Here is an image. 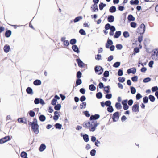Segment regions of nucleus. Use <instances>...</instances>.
<instances>
[{"label":"nucleus","instance_id":"4","mask_svg":"<svg viewBox=\"0 0 158 158\" xmlns=\"http://www.w3.org/2000/svg\"><path fill=\"white\" fill-rule=\"evenodd\" d=\"M95 72L98 74H101L103 71V69L100 66H96L95 68Z\"/></svg>","mask_w":158,"mask_h":158},{"label":"nucleus","instance_id":"26","mask_svg":"<svg viewBox=\"0 0 158 158\" xmlns=\"http://www.w3.org/2000/svg\"><path fill=\"white\" fill-rule=\"evenodd\" d=\"M114 20V17L113 16H109L108 18V20L109 22H113Z\"/></svg>","mask_w":158,"mask_h":158},{"label":"nucleus","instance_id":"47","mask_svg":"<svg viewBox=\"0 0 158 158\" xmlns=\"http://www.w3.org/2000/svg\"><path fill=\"white\" fill-rule=\"evenodd\" d=\"M131 27L135 28L136 27L137 24L134 22H132L131 23Z\"/></svg>","mask_w":158,"mask_h":158},{"label":"nucleus","instance_id":"49","mask_svg":"<svg viewBox=\"0 0 158 158\" xmlns=\"http://www.w3.org/2000/svg\"><path fill=\"white\" fill-rule=\"evenodd\" d=\"M96 151L94 149L92 150L90 152V154L92 156H94L96 154Z\"/></svg>","mask_w":158,"mask_h":158},{"label":"nucleus","instance_id":"32","mask_svg":"<svg viewBox=\"0 0 158 158\" xmlns=\"http://www.w3.org/2000/svg\"><path fill=\"white\" fill-rule=\"evenodd\" d=\"M26 91L27 93L29 94H32V90L30 87H28L26 89Z\"/></svg>","mask_w":158,"mask_h":158},{"label":"nucleus","instance_id":"64","mask_svg":"<svg viewBox=\"0 0 158 158\" xmlns=\"http://www.w3.org/2000/svg\"><path fill=\"white\" fill-rule=\"evenodd\" d=\"M158 90V88L157 86H155L152 87V91L154 92Z\"/></svg>","mask_w":158,"mask_h":158},{"label":"nucleus","instance_id":"36","mask_svg":"<svg viewBox=\"0 0 158 158\" xmlns=\"http://www.w3.org/2000/svg\"><path fill=\"white\" fill-rule=\"evenodd\" d=\"M86 103L85 102H82L81 104L80 105V108L82 109L83 108H85L86 107Z\"/></svg>","mask_w":158,"mask_h":158},{"label":"nucleus","instance_id":"44","mask_svg":"<svg viewBox=\"0 0 158 158\" xmlns=\"http://www.w3.org/2000/svg\"><path fill=\"white\" fill-rule=\"evenodd\" d=\"M131 91L132 94H135L136 92V90L134 87H131Z\"/></svg>","mask_w":158,"mask_h":158},{"label":"nucleus","instance_id":"7","mask_svg":"<svg viewBox=\"0 0 158 158\" xmlns=\"http://www.w3.org/2000/svg\"><path fill=\"white\" fill-rule=\"evenodd\" d=\"M132 110L134 112L139 111V106L138 104H135L132 107Z\"/></svg>","mask_w":158,"mask_h":158},{"label":"nucleus","instance_id":"33","mask_svg":"<svg viewBox=\"0 0 158 158\" xmlns=\"http://www.w3.org/2000/svg\"><path fill=\"white\" fill-rule=\"evenodd\" d=\"M89 89L91 91L95 90L96 89V87L93 85H91L89 86Z\"/></svg>","mask_w":158,"mask_h":158},{"label":"nucleus","instance_id":"53","mask_svg":"<svg viewBox=\"0 0 158 158\" xmlns=\"http://www.w3.org/2000/svg\"><path fill=\"white\" fill-rule=\"evenodd\" d=\"M57 102V100L55 99H54L52 101L51 104L52 105H54L56 104Z\"/></svg>","mask_w":158,"mask_h":158},{"label":"nucleus","instance_id":"27","mask_svg":"<svg viewBox=\"0 0 158 158\" xmlns=\"http://www.w3.org/2000/svg\"><path fill=\"white\" fill-rule=\"evenodd\" d=\"M39 118L40 121H44L45 120L46 117L44 115H42L39 117Z\"/></svg>","mask_w":158,"mask_h":158},{"label":"nucleus","instance_id":"14","mask_svg":"<svg viewBox=\"0 0 158 158\" xmlns=\"http://www.w3.org/2000/svg\"><path fill=\"white\" fill-rule=\"evenodd\" d=\"M32 129L34 132L36 134H38L39 132V126L32 127Z\"/></svg>","mask_w":158,"mask_h":158},{"label":"nucleus","instance_id":"6","mask_svg":"<svg viewBox=\"0 0 158 158\" xmlns=\"http://www.w3.org/2000/svg\"><path fill=\"white\" fill-rule=\"evenodd\" d=\"M119 118V114L118 112H116L113 114V119L114 122L117 121Z\"/></svg>","mask_w":158,"mask_h":158},{"label":"nucleus","instance_id":"29","mask_svg":"<svg viewBox=\"0 0 158 158\" xmlns=\"http://www.w3.org/2000/svg\"><path fill=\"white\" fill-rule=\"evenodd\" d=\"M106 6L105 4H103V3H101L99 5V9L100 10H102L103 8Z\"/></svg>","mask_w":158,"mask_h":158},{"label":"nucleus","instance_id":"38","mask_svg":"<svg viewBox=\"0 0 158 158\" xmlns=\"http://www.w3.org/2000/svg\"><path fill=\"white\" fill-rule=\"evenodd\" d=\"M149 98L150 100L152 102H154L155 100V98L152 95H150L149 96Z\"/></svg>","mask_w":158,"mask_h":158},{"label":"nucleus","instance_id":"31","mask_svg":"<svg viewBox=\"0 0 158 158\" xmlns=\"http://www.w3.org/2000/svg\"><path fill=\"white\" fill-rule=\"evenodd\" d=\"M61 107V106L60 104H57L54 107V109L56 110H59Z\"/></svg>","mask_w":158,"mask_h":158},{"label":"nucleus","instance_id":"11","mask_svg":"<svg viewBox=\"0 0 158 158\" xmlns=\"http://www.w3.org/2000/svg\"><path fill=\"white\" fill-rule=\"evenodd\" d=\"M54 116L53 117V119L54 120H57L59 118L60 116L59 113L57 111H55L54 112Z\"/></svg>","mask_w":158,"mask_h":158},{"label":"nucleus","instance_id":"25","mask_svg":"<svg viewBox=\"0 0 158 158\" xmlns=\"http://www.w3.org/2000/svg\"><path fill=\"white\" fill-rule=\"evenodd\" d=\"M121 34V32L120 31H116L114 36V38H118L119 37Z\"/></svg>","mask_w":158,"mask_h":158},{"label":"nucleus","instance_id":"28","mask_svg":"<svg viewBox=\"0 0 158 158\" xmlns=\"http://www.w3.org/2000/svg\"><path fill=\"white\" fill-rule=\"evenodd\" d=\"M128 19L130 21H134L135 20V18L132 15H130L128 16Z\"/></svg>","mask_w":158,"mask_h":158},{"label":"nucleus","instance_id":"13","mask_svg":"<svg viewBox=\"0 0 158 158\" xmlns=\"http://www.w3.org/2000/svg\"><path fill=\"white\" fill-rule=\"evenodd\" d=\"M18 122L20 123H26V120L25 118H23L18 119Z\"/></svg>","mask_w":158,"mask_h":158},{"label":"nucleus","instance_id":"57","mask_svg":"<svg viewBox=\"0 0 158 158\" xmlns=\"http://www.w3.org/2000/svg\"><path fill=\"white\" fill-rule=\"evenodd\" d=\"M131 79L133 81L136 82L137 81L138 77L137 76H135L132 77Z\"/></svg>","mask_w":158,"mask_h":158},{"label":"nucleus","instance_id":"48","mask_svg":"<svg viewBox=\"0 0 158 158\" xmlns=\"http://www.w3.org/2000/svg\"><path fill=\"white\" fill-rule=\"evenodd\" d=\"M120 62H116V63H115L114 64L113 66L117 68L120 66Z\"/></svg>","mask_w":158,"mask_h":158},{"label":"nucleus","instance_id":"60","mask_svg":"<svg viewBox=\"0 0 158 158\" xmlns=\"http://www.w3.org/2000/svg\"><path fill=\"white\" fill-rule=\"evenodd\" d=\"M111 26L109 24H107L105 25V28L106 30H108L110 29Z\"/></svg>","mask_w":158,"mask_h":158},{"label":"nucleus","instance_id":"50","mask_svg":"<svg viewBox=\"0 0 158 158\" xmlns=\"http://www.w3.org/2000/svg\"><path fill=\"white\" fill-rule=\"evenodd\" d=\"M96 96L98 98H102V94L101 93L99 92L96 94Z\"/></svg>","mask_w":158,"mask_h":158},{"label":"nucleus","instance_id":"17","mask_svg":"<svg viewBox=\"0 0 158 158\" xmlns=\"http://www.w3.org/2000/svg\"><path fill=\"white\" fill-rule=\"evenodd\" d=\"M100 117V116L99 115L96 114L95 115H92L91 116L90 118V120H96L98 119Z\"/></svg>","mask_w":158,"mask_h":158},{"label":"nucleus","instance_id":"58","mask_svg":"<svg viewBox=\"0 0 158 158\" xmlns=\"http://www.w3.org/2000/svg\"><path fill=\"white\" fill-rule=\"evenodd\" d=\"M109 75V72L107 71H105L104 73V76L106 77H107Z\"/></svg>","mask_w":158,"mask_h":158},{"label":"nucleus","instance_id":"1","mask_svg":"<svg viewBox=\"0 0 158 158\" xmlns=\"http://www.w3.org/2000/svg\"><path fill=\"white\" fill-rule=\"evenodd\" d=\"M99 124L96 121H94L84 123L83 126L85 127L89 128L90 131L93 132L95 131L96 127Z\"/></svg>","mask_w":158,"mask_h":158},{"label":"nucleus","instance_id":"61","mask_svg":"<svg viewBox=\"0 0 158 158\" xmlns=\"http://www.w3.org/2000/svg\"><path fill=\"white\" fill-rule=\"evenodd\" d=\"M120 82H123L125 81V78L124 77H120L118 78Z\"/></svg>","mask_w":158,"mask_h":158},{"label":"nucleus","instance_id":"46","mask_svg":"<svg viewBox=\"0 0 158 158\" xmlns=\"http://www.w3.org/2000/svg\"><path fill=\"white\" fill-rule=\"evenodd\" d=\"M29 114L31 117H33L35 116V113L32 110H31L29 112Z\"/></svg>","mask_w":158,"mask_h":158},{"label":"nucleus","instance_id":"12","mask_svg":"<svg viewBox=\"0 0 158 158\" xmlns=\"http://www.w3.org/2000/svg\"><path fill=\"white\" fill-rule=\"evenodd\" d=\"M3 49L5 52H8L10 50V46L8 45H5Z\"/></svg>","mask_w":158,"mask_h":158},{"label":"nucleus","instance_id":"62","mask_svg":"<svg viewBox=\"0 0 158 158\" xmlns=\"http://www.w3.org/2000/svg\"><path fill=\"white\" fill-rule=\"evenodd\" d=\"M81 73L80 71H78L77 73V77L78 78H80L81 77Z\"/></svg>","mask_w":158,"mask_h":158},{"label":"nucleus","instance_id":"35","mask_svg":"<svg viewBox=\"0 0 158 158\" xmlns=\"http://www.w3.org/2000/svg\"><path fill=\"white\" fill-rule=\"evenodd\" d=\"M83 138L84 139L85 142H88L89 141L88 136L86 134H85L83 135Z\"/></svg>","mask_w":158,"mask_h":158},{"label":"nucleus","instance_id":"55","mask_svg":"<svg viewBox=\"0 0 158 158\" xmlns=\"http://www.w3.org/2000/svg\"><path fill=\"white\" fill-rule=\"evenodd\" d=\"M76 43V40L75 39H72L70 41V43L71 44H73Z\"/></svg>","mask_w":158,"mask_h":158},{"label":"nucleus","instance_id":"10","mask_svg":"<svg viewBox=\"0 0 158 158\" xmlns=\"http://www.w3.org/2000/svg\"><path fill=\"white\" fill-rule=\"evenodd\" d=\"M61 41L63 42V44L65 46H68L69 45V42L67 40H66V38L63 37L61 39Z\"/></svg>","mask_w":158,"mask_h":158},{"label":"nucleus","instance_id":"9","mask_svg":"<svg viewBox=\"0 0 158 158\" xmlns=\"http://www.w3.org/2000/svg\"><path fill=\"white\" fill-rule=\"evenodd\" d=\"M136 70L135 68H132L128 69L127 70V73L128 74H130L131 73L135 74L136 73Z\"/></svg>","mask_w":158,"mask_h":158},{"label":"nucleus","instance_id":"2","mask_svg":"<svg viewBox=\"0 0 158 158\" xmlns=\"http://www.w3.org/2000/svg\"><path fill=\"white\" fill-rule=\"evenodd\" d=\"M152 57L154 60H158V48L153 50L152 53Z\"/></svg>","mask_w":158,"mask_h":158},{"label":"nucleus","instance_id":"51","mask_svg":"<svg viewBox=\"0 0 158 158\" xmlns=\"http://www.w3.org/2000/svg\"><path fill=\"white\" fill-rule=\"evenodd\" d=\"M105 104L106 105L109 107L111 106V102L110 101H107L105 102Z\"/></svg>","mask_w":158,"mask_h":158},{"label":"nucleus","instance_id":"52","mask_svg":"<svg viewBox=\"0 0 158 158\" xmlns=\"http://www.w3.org/2000/svg\"><path fill=\"white\" fill-rule=\"evenodd\" d=\"M151 81V79L149 77H147L145 78L143 80V82L144 83H147L150 81Z\"/></svg>","mask_w":158,"mask_h":158},{"label":"nucleus","instance_id":"56","mask_svg":"<svg viewBox=\"0 0 158 158\" xmlns=\"http://www.w3.org/2000/svg\"><path fill=\"white\" fill-rule=\"evenodd\" d=\"M148 100V98L147 97H145L143 98V100L144 103H147Z\"/></svg>","mask_w":158,"mask_h":158},{"label":"nucleus","instance_id":"43","mask_svg":"<svg viewBox=\"0 0 158 158\" xmlns=\"http://www.w3.org/2000/svg\"><path fill=\"white\" fill-rule=\"evenodd\" d=\"M82 83V81L81 79H78L76 81V85L77 86L80 85Z\"/></svg>","mask_w":158,"mask_h":158},{"label":"nucleus","instance_id":"42","mask_svg":"<svg viewBox=\"0 0 158 158\" xmlns=\"http://www.w3.org/2000/svg\"><path fill=\"white\" fill-rule=\"evenodd\" d=\"M123 35L125 38H127L129 36V34L128 32L125 31L123 33Z\"/></svg>","mask_w":158,"mask_h":158},{"label":"nucleus","instance_id":"20","mask_svg":"<svg viewBox=\"0 0 158 158\" xmlns=\"http://www.w3.org/2000/svg\"><path fill=\"white\" fill-rule=\"evenodd\" d=\"M91 8L94 11H98V6L96 4H94L93 6L91 7Z\"/></svg>","mask_w":158,"mask_h":158},{"label":"nucleus","instance_id":"41","mask_svg":"<svg viewBox=\"0 0 158 158\" xmlns=\"http://www.w3.org/2000/svg\"><path fill=\"white\" fill-rule=\"evenodd\" d=\"M104 91L106 93H108L110 92V87L108 86L104 87Z\"/></svg>","mask_w":158,"mask_h":158},{"label":"nucleus","instance_id":"3","mask_svg":"<svg viewBox=\"0 0 158 158\" xmlns=\"http://www.w3.org/2000/svg\"><path fill=\"white\" fill-rule=\"evenodd\" d=\"M145 30V26L144 24H141L138 28V31L140 34H143Z\"/></svg>","mask_w":158,"mask_h":158},{"label":"nucleus","instance_id":"16","mask_svg":"<svg viewBox=\"0 0 158 158\" xmlns=\"http://www.w3.org/2000/svg\"><path fill=\"white\" fill-rule=\"evenodd\" d=\"M77 61L78 63V66L81 67H83L84 65V63L79 59H77Z\"/></svg>","mask_w":158,"mask_h":158},{"label":"nucleus","instance_id":"39","mask_svg":"<svg viewBox=\"0 0 158 158\" xmlns=\"http://www.w3.org/2000/svg\"><path fill=\"white\" fill-rule=\"evenodd\" d=\"M107 110L110 112H112L114 111V109L111 106L108 107L107 108Z\"/></svg>","mask_w":158,"mask_h":158},{"label":"nucleus","instance_id":"23","mask_svg":"<svg viewBox=\"0 0 158 158\" xmlns=\"http://www.w3.org/2000/svg\"><path fill=\"white\" fill-rule=\"evenodd\" d=\"M41 81L38 80H36L34 81V84L36 85H39L41 84Z\"/></svg>","mask_w":158,"mask_h":158},{"label":"nucleus","instance_id":"19","mask_svg":"<svg viewBox=\"0 0 158 158\" xmlns=\"http://www.w3.org/2000/svg\"><path fill=\"white\" fill-rule=\"evenodd\" d=\"M46 148V146L44 144H42L39 147V150L40 151L42 152Z\"/></svg>","mask_w":158,"mask_h":158},{"label":"nucleus","instance_id":"18","mask_svg":"<svg viewBox=\"0 0 158 158\" xmlns=\"http://www.w3.org/2000/svg\"><path fill=\"white\" fill-rule=\"evenodd\" d=\"M73 50L77 53H79V50L77 46L76 45H73L72 47Z\"/></svg>","mask_w":158,"mask_h":158},{"label":"nucleus","instance_id":"37","mask_svg":"<svg viewBox=\"0 0 158 158\" xmlns=\"http://www.w3.org/2000/svg\"><path fill=\"white\" fill-rule=\"evenodd\" d=\"M55 126L56 129H60L62 126L61 124L58 123L56 124Z\"/></svg>","mask_w":158,"mask_h":158},{"label":"nucleus","instance_id":"22","mask_svg":"<svg viewBox=\"0 0 158 158\" xmlns=\"http://www.w3.org/2000/svg\"><path fill=\"white\" fill-rule=\"evenodd\" d=\"M27 154L25 152H22L21 154V156L23 158H28Z\"/></svg>","mask_w":158,"mask_h":158},{"label":"nucleus","instance_id":"30","mask_svg":"<svg viewBox=\"0 0 158 158\" xmlns=\"http://www.w3.org/2000/svg\"><path fill=\"white\" fill-rule=\"evenodd\" d=\"M83 18L82 16H79L76 18L74 20V22L75 23L77 22L80 21V20L82 19Z\"/></svg>","mask_w":158,"mask_h":158},{"label":"nucleus","instance_id":"54","mask_svg":"<svg viewBox=\"0 0 158 158\" xmlns=\"http://www.w3.org/2000/svg\"><path fill=\"white\" fill-rule=\"evenodd\" d=\"M90 25V24L89 23L87 22H85L83 24V26L84 27H87L88 28H89Z\"/></svg>","mask_w":158,"mask_h":158},{"label":"nucleus","instance_id":"24","mask_svg":"<svg viewBox=\"0 0 158 158\" xmlns=\"http://www.w3.org/2000/svg\"><path fill=\"white\" fill-rule=\"evenodd\" d=\"M109 11L111 13L114 12L116 11V8L114 6H112L109 9Z\"/></svg>","mask_w":158,"mask_h":158},{"label":"nucleus","instance_id":"5","mask_svg":"<svg viewBox=\"0 0 158 158\" xmlns=\"http://www.w3.org/2000/svg\"><path fill=\"white\" fill-rule=\"evenodd\" d=\"M10 140V137L9 136H6L0 139V144H2Z\"/></svg>","mask_w":158,"mask_h":158},{"label":"nucleus","instance_id":"34","mask_svg":"<svg viewBox=\"0 0 158 158\" xmlns=\"http://www.w3.org/2000/svg\"><path fill=\"white\" fill-rule=\"evenodd\" d=\"M115 107L118 109H120L122 107L120 103H116L115 104Z\"/></svg>","mask_w":158,"mask_h":158},{"label":"nucleus","instance_id":"63","mask_svg":"<svg viewBox=\"0 0 158 158\" xmlns=\"http://www.w3.org/2000/svg\"><path fill=\"white\" fill-rule=\"evenodd\" d=\"M106 98L108 99H110L112 98V95L111 94H107L106 95Z\"/></svg>","mask_w":158,"mask_h":158},{"label":"nucleus","instance_id":"59","mask_svg":"<svg viewBox=\"0 0 158 158\" xmlns=\"http://www.w3.org/2000/svg\"><path fill=\"white\" fill-rule=\"evenodd\" d=\"M116 47L118 49L120 50L123 48V46L121 44H118L116 45Z\"/></svg>","mask_w":158,"mask_h":158},{"label":"nucleus","instance_id":"45","mask_svg":"<svg viewBox=\"0 0 158 158\" xmlns=\"http://www.w3.org/2000/svg\"><path fill=\"white\" fill-rule=\"evenodd\" d=\"M79 33L82 35H85L86 34L85 31L82 29L80 30Z\"/></svg>","mask_w":158,"mask_h":158},{"label":"nucleus","instance_id":"8","mask_svg":"<svg viewBox=\"0 0 158 158\" xmlns=\"http://www.w3.org/2000/svg\"><path fill=\"white\" fill-rule=\"evenodd\" d=\"M29 124L31 125L32 127L39 126L38 124L37 121L36 119L34 118L32 122H30Z\"/></svg>","mask_w":158,"mask_h":158},{"label":"nucleus","instance_id":"15","mask_svg":"<svg viewBox=\"0 0 158 158\" xmlns=\"http://www.w3.org/2000/svg\"><path fill=\"white\" fill-rule=\"evenodd\" d=\"M110 31L109 34L110 35L113 36L114 34V32L115 31V28L114 26H111L110 28Z\"/></svg>","mask_w":158,"mask_h":158},{"label":"nucleus","instance_id":"40","mask_svg":"<svg viewBox=\"0 0 158 158\" xmlns=\"http://www.w3.org/2000/svg\"><path fill=\"white\" fill-rule=\"evenodd\" d=\"M5 36L6 37H10V30L7 31L5 33Z\"/></svg>","mask_w":158,"mask_h":158},{"label":"nucleus","instance_id":"21","mask_svg":"<svg viewBox=\"0 0 158 158\" xmlns=\"http://www.w3.org/2000/svg\"><path fill=\"white\" fill-rule=\"evenodd\" d=\"M130 3L132 5H137L139 3V1L138 0H131L130 1Z\"/></svg>","mask_w":158,"mask_h":158}]
</instances>
